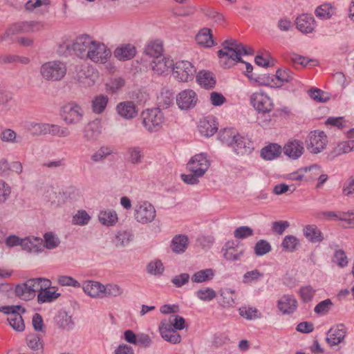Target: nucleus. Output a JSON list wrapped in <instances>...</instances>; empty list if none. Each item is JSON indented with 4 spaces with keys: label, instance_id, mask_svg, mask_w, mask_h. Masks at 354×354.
I'll return each instance as SVG.
<instances>
[{
    "label": "nucleus",
    "instance_id": "nucleus-14",
    "mask_svg": "<svg viewBox=\"0 0 354 354\" xmlns=\"http://www.w3.org/2000/svg\"><path fill=\"white\" fill-rule=\"evenodd\" d=\"M196 68L188 61L176 62L173 66V75L180 82H187L194 78Z\"/></svg>",
    "mask_w": 354,
    "mask_h": 354
},
{
    "label": "nucleus",
    "instance_id": "nucleus-5",
    "mask_svg": "<svg viewBox=\"0 0 354 354\" xmlns=\"http://www.w3.org/2000/svg\"><path fill=\"white\" fill-rule=\"evenodd\" d=\"M156 216V210L154 206L147 201H139L133 207V218L140 224L151 223Z\"/></svg>",
    "mask_w": 354,
    "mask_h": 354
},
{
    "label": "nucleus",
    "instance_id": "nucleus-4",
    "mask_svg": "<svg viewBox=\"0 0 354 354\" xmlns=\"http://www.w3.org/2000/svg\"><path fill=\"white\" fill-rule=\"evenodd\" d=\"M66 63L60 60L46 62L40 66L39 69L42 78L51 82L62 80L66 76Z\"/></svg>",
    "mask_w": 354,
    "mask_h": 354
},
{
    "label": "nucleus",
    "instance_id": "nucleus-51",
    "mask_svg": "<svg viewBox=\"0 0 354 354\" xmlns=\"http://www.w3.org/2000/svg\"><path fill=\"white\" fill-rule=\"evenodd\" d=\"M146 269L149 274L156 276L162 274L165 267L160 260L155 259L147 264Z\"/></svg>",
    "mask_w": 354,
    "mask_h": 354
},
{
    "label": "nucleus",
    "instance_id": "nucleus-20",
    "mask_svg": "<svg viewBox=\"0 0 354 354\" xmlns=\"http://www.w3.org/2000/svg\"><path fill=\"white\" fill-rule=\"evenodd\" d=\"M102 132V125L101 120L95 119L85 126L83 135L86 141L93 142L97 140Z\"/></svg>",
    "mask_w": 354,
    "mask_h": 354
},
{
    "label": "nucleus",
    "instance_id": "nucleus-58",
    "mask_svg": "<svg viewBox=\"0 0 354 354\" xmlns=\"http://www.w3.org/2000/svg\"><path fill=\"white\" fill-rule=\"evenodd\" d=\"M124 85V81L121 77H115L106 83V90L110 93H115Z\"/></svg>",
    "mask_w": 354,
    "mask_h": 354
},
{
    "label": "nucleus",
    "instance_id": "nucleus-12",
    "mask_svg": "<svg viewBox=\"0 0 354 354\" xmlns=\"http://www.w3.org/2000/svg\"><path fill=\"white\" fill-rule=\"evenodd\" d=\"M75 80L84 87H90L93 86L98 78L97 72L93 67L81 65L76 66Z\"/></svg>",
    "mask_w": 354,
    "mask_h": 354
},
{
    "label": "nucleus",
    "instance_id": "nucleus-39",
    "mask_svg": "<svg viewBox=\"0 0 354 354\" xmlns=\"http://www.w3.org/2000/svg\"><path fill=\"white\" fill-rule=\"evenodd\" d=\"M188 245V238L185 235H176L171 241V248L175 253L184 252Z\"/></svg>",
    "mask_w": 354,
    "mask_h": 354
},
{
    "label": "nucleus",
    "instance_id": "nucleus-59",
    "mask_svg": "<svg viewBox=\"0 0 354 354\" xmlns=\"http://www.w3.org/2000/svg\"><path fill=\"white\" fill-rule=\"evenodd\" d=\"M276 78L282 83L291 82L294 80V73L288 68L278 69L276 72Z\"/></svg>",
    "mask_w": 354,
    "mask_h": 354
},
{
    "label": "nucleus",
    "instance_id": "nucleus-33",
    "mask_svg": "<svg viewBox=\"0 0 354 354\" xmlns=\"http://www.w3.org/2000/svg\"><path fill=\"white\" fill-rule=\"evenodd\" d=\"M197 82L205 88H212L215 86L214 74L208 71H201L196 75Z\"/></svg>",
    "mask_w": 354,
    "mask_h": 354
},
{
    "label": "nucleus",
    "instance_id": "nucleus-63",
    "mask_svg": "<svg viewBox=\"0 0 354 354\" xmlns=\"http://www.w3.org/2000/svg\"><path fill=\"white\" fill-rule=\"evenodd\" d=\"M91 216L85 210H80L73 216L72 223L75 225H84L89 222Z\"/></svg>",
    "mask_w": 354,
    "mask_h": 354
},
{
    "label": "nucleus",
    "instance_id": "nucleus-1",
    "mask_svg": "<svg viewBox=\"0 0 354 354\" xmlns=\"http://www.w3.org/2000/svg\"><path fill=\"white\" fill-rule=\"evenodd\" d=\"M144 53V61L149 64H146L147 67L155 74H163L172 65V61L163 56V45L159 39L148 42L145 47Z\"/></svg>",
    "mask_w": 354,
    "mask_h": 354
},
{
    "label": "nucleus",
    "instance_id": "nucleus-3",
    "mask_svg": "<svg viewBox=\"0 0 354 354\" xmlns=\"http://www.w3.org/2000/svg\"><path fill=\"white\" fill-rule=\"evenodd\" d=\"M223 48L218 51L221 65L224 68H230L236 62H242L240 50H243V45L237 40L230 39L225 40Z\"/></svg>",
    "mask_w": 354,
    "mask_h": 354
},
{
    "label": "nucleus",
    "instance_id": "nucleus-15",
    "mask_svg": "<svg viewBox=\"0 0 354 354\" xmlns=\"http://www.w3.org/2000/svg\"><path fill=\"white\" fill-rule=\"evenodd\" d=\"M210 166L207 154L201 153L194 156L187 164V169L196 175L204 176Z\"/></svg>",
    "mask_w": 354,
    "mask_h": 354
},
{
    "label": "nucleus",
    "instance_id": "nucleus-28",
    "mask_svg": "<svg viewBox=\"0 0 354 354\" xmlns=\"http://www.w3.org/2000/svg\"><path fill=\"white\" fill-rule=\"evenodd\" d=\"M304 236L312 243H320L324 240V235L318 227L315 225H307L303 229Z\"/></svg>",
    "mask_w": 354,
    "mask_h": 354
},
{
    "label": "nucleus",
    "instance_id": "nucleus-18",
    "mask_svg": "<svg viewBox=\"0 0 354 354\" xmlns=\"http://www.w3.org/2000/svg\"><path fill=\"white\" fill-rule=\"evenodd\" d=\"M346 333L347 328L344 324H337L328 331L326 340L330 346L337 345L343 342Z\"/></svg>",
    "mask_w": 354,
    "mask_h": 354
},
{
    "label": "nucleus",
    "instance_id": "nucleus-30",
    "mask_svg": "<svg viewBox=\"0 0 354 354\" xmlns=\"http://www.w3.org/2000/svg\"><path fill=\"white\" fill-rule=\"evenodd\" d=\"M136 53L134 46L131 44H125L117 48L114 51V55L119 60H128L133 58Z\"/></svg>",
    "mask_w": 354,
    "mask_h": 354
},
{
    "label": "nucleus",
    "instance_id": "nucleus-64",
    "mask_svg": "<svg viewBox=\"0 0 354 354\" xmlns=\"http://www.w3.org/2000/svg\"><path fill=\"white\" fill-rule=\"evenodd\" d=\"M174 95L170 91H162L158 97V103L160 106L167 109L174 103Z\"/></svg>",
    "mask_w": 354,
    "mask_h": 354
},
{
    "label": "nucleus",
    "instance_id": "nucleus-25",
    "mask_svg": "<svg viewBox=\"0 0 354 354\" xmlns=\"http://www.w3.org/2000/svg\"><path fill=\"white\" fill-rule=\"evenodd\" d=\"M232 147L234 152L241 156L248 155L254 150V145L251 140L240 135Z\"/></svg>",
    "mask_w": 354,
    "mask_h": 354
},
{
    "label": "nucleus",
    "instance_id": "nucleus-17",
    "mask_svg": "<svg viewBox=\"0 0 354 354\" xmlns=\"http://www.w3.org/2000/svg\"><path fill=\"white\" fill-rule=\"evenodd\" d=\"M176 100V104L180 109L187 110L196 106L198 97L193 90L185 89L178 94Z\"/></svg>",
    "mask_w": 354,
    "mask_h": 354
},
{
    "label": "nucleus",
    "instance_id": "nucleus-29",
    "mask_svg": "<svg viewBox=\"0 0 354 354\" xmlns=\"http://www.w3.org/2000/svg\"><path fill=\"white\" fill-rule=\"evenodd\" d=\"M282 151L281 147L276 143H271L261 150V156L266 160H272L278 158Z\"/></svg>",
    "mask_w": 354,
    "mask_h": 354
},
{
    "label": "nucleus",
    "instance_id": "nucleus-42",
    "mask_svg": "<svg viewBox=\"0 0 354 354\" xmlns=\"http://www.w3.org/2000/svg\"><path fill=\"white\" fill-rule=\"evenodd\" d=\"M109 102V98L106 95H99L95 96L92 100V110L96 114L102 113Z\"/></svg>",
    "mask_w": 354,
    "mask_h": 354
},
{
    "label": "nucleus",
    "instance_id": "nucleus-37",
    "mask_svg": "<svg viewBox=\"0 0 354 354\" xmlns=\"http://www.w3.org/2000/svg\"><path fill=\"white\" fill-rule=\"evenodd\" d=\"M133 234L130 230H120L115 234L114 243L116 247H125L133 241Z\"/></svg>",
    "mask_w": 354,
    "mask_h": 354
},
{
    "label": "nucleus",
    "instance_id": "nucleus-32",
    "mask_svg": "<svg viewBox=\"0 0 354 354\" xmlns=\"http://www.w3.org/2000/svg\"><path fill=\"white\" fill-rule=\"evenodd\" d=\"M159 330L161 337L166 341L171 344L179 343L181 340L180 335L174 330L169 328L168 325H162L160 324Z\"/></svg>",
    "mask_w": 354,
    "mask_h": 354
},
{
    "label": "nucleus",
    "instance_id": "nucleus-31",
    "mask_svg": "<svg viewBox=\"0 0 354 354\" xmlns=\"http://www.w3.org/2000/svg\"><path fill=\"white\" fill-rule=\"evenodd\" d=\"M127 160L133 165L142 163L144 158L143 149L138 146L130 147L126 152Z\"/></svg>",
    "mask_w": 354,
    "mask_h": 354
},
{
    "label": "nucleus",
    "instance_id": "nucleus-36",
    "mask_svg": "<svg viewBox=\"0 0 354 354\" xmlns=\"http://www.w3.org/2000/svg\"><path fill=\"white\" fill-rule=\"evenodd\" d=\"M211 30L209 28H203L196 36V42L201 46L205 47H212L214 45V41L212 39Z\"/></svg>",
    "mask_w": 354,
    "mask_h": 354
},
{
    "label": "nucleus",
    "instance_id": "nucleus-57",
    "mask_svg": "<svg viewBox=\"0 0 354 354\" xmlns=\"http://www.w3.org/2000/svg\"><path fill=\"white\" fill-rule=\"evenodd\" d=\"M316 292V290L311 286H302L299 289V295L303 302L308 303L310 301Z\"/></svg>",
    "mask_w": 354,
    "mask_h": 354
},
{
    "label": "nucleus",
    "instance_id": "nucleus-22",
    "mask_svg": "<svg viewBox=\"0 0 354 354\" xmlns=\"http://www.w3.org/2000/svg\"><path fill=\"white\" fill-rule=\"evenodd\" d=\"M21 248L28 253H41L44 251L43 239L34 236H26L23 239Z\"/></svg>",
    "mask_w": 354,
    "mask_h": 354
},
{
    "label": "nucleus",
    "instance_id": "nucleus-49",
    "mask_svg": "<svg viewBox=\"0 0 354 354\" xmlns=\"http://www.w3.org/2000/svg\"><path fill=\"white\" fill-rule=\"evenodd\" d=\"M239 311L240 315L248 320L258 319L261 317V313L254 307L241 306Z\"/></svg>",
    "mask_w": 354,
    "mask_h": 354
},
{
    "label": "nucleus",
    "instance_id": "nucleus-9",
    "mask_svg": "<svg viewBox=\"0 0 354 354\" xmlns=\"http://www.w3.org/2000/svg\"><path fill=\"white\" fill-rule=\"evenodd\" d=\"M89 49L86 60H90L96 64H104L111 56V50L107 46L95 39H93Z\"/></svg>",
    "mask_w": 354,
    "mask_h": 354
},
{
    "label": "nucleus",
    "instance_id": "nucleus-54",
    "mask_svg": "<svg viewBox=\"0 0 354 354\" xmlns=\"http://www.w3.org/2000/svg\"><path fill=\"white\" fill-rule=\"evenodd\" d=\"M196 296L201 301H209L216 297L214 290L211 288H202L195 292Z\"/></svg>",
    "mask_w": 354,
    "mask_h": 354
},
{
    "label": "nucleus",
    "instance_id": "nucleus-45",
    "mask_svg": "<svg viewBox=\"0 0 354 354\" xmlns=\"http://www.w3.org/2000/svg\"><path fill=\"white\" fill-rule=\"evenodd\" d=\"M60 240L57 235L52 232H46L44 234L43 248L53 250L59 246Z\"/></svg>",
    "mask_w": 354,
    "mask_h": 354
},
{
    "label": "nucleus",
    "instance_id": "nucleus-47",
    "mask_svg": "<svg viewBox=\"0 0 354 354\" xmlns=\"http://www.w3.org/2000/svg\"><path fill=\"white\" fill-rule=\"evenodd\" d=\"M15 292L17 296L25 301L30 300L35 296V294L30 290V288L26 286V282L23 284L17 285Z\"/></svg>",
    "mask_w": 354,
    "mask_h": 354
},
{
    "label": "nucleus",
    "instance_id": "nucleus-7",
    "mask_svg": "<svg viewBox=\"0 0 354 354\" xmlns=\"http://www.w3.org/2000/svg\"><path fill=\"white\" fill-rule=\"evenodd\" d=\"M142 125L149 132H157L164 122V115L159 108L147 109L141 114Z\"/></svg>",
    "mask_w": 354,
    "mask_h": 354
},
{
    "label": "nucleus",
    "instance_id": "nucleus-35",
    "mask_svg": "<svg viewBox=\"0 0 354 354\" xmlns=\"http://www.w3.org/2000/svg\"><path fill=\"white\" fill-rule=\"evenodd\" d=\"M50 283V280L44 278L30 279L26 281V286L35 294L36 292L39 293L44 288L49 287Z\"/></svg>",
    "mask_w": 354,
    "mask_h": 354
},
{
    "label": "nucleus",
    "instance_id": "nucleus-50",
    "mask_svg": "<svg viewBox=\"0 0 354 354\" xmlns=\"http://www.w3.org/2000/svg\"><path fill=\"white\" fill-rule=\"evenodd\" d=\"M111 153L112 150L109 147L102 146L91 155V159L93 162H100Z\"/></svg>",
    "mask_w": 354,
    "mask_h": 354
},
{
    "label": "nucleus",
    "instance_id": "nucleus-19",
    "mask_svg": "<svg viewBox=\"0 0 354 354\" xmlns=\"http://www.w3.org/2000/svg\"><path fill=\"white\" fill-rule=\"evenodd\" d=\"M297 28L304 34L312 33L315 31L317 22L312 15L301 14L295 20Z\"/></svg>",
    "mask_w": 354,
    "mask_h": 354
},
{
    "label": "nucleus",
    "instance_id": "nucleus-8",
    "mask_svg": "<svg viewBox=\"0 0 354 354\" xmlns=\"http://www.w3.org/2000/svg\"><path fill=\"white\" fill-rule=\"evenodd\" d=\"M0 312L8 315L7 320L15 330L19 332L24 330L25 324L21 314L25 313V308L19 305L4 306L0 308Z\"/></svg>",
    "mask_w": 354,
    "mask_h": 354
},
{
    "label": "nucleus",
    "instance_id": "nucleus-46",
    "mask_svg": "<svg viewBox=\"0 0 354 354\" xmlns=\"http://www.w3.org/2000/svg\"><path fill=\"white\" fill-rule=\"evenodd\" d=\"M299 245V239L293 235L285 236L281 243L283 249L288 252L295 251Z\"/></svg>",
    "mask_w": 354,
    "mask_h": 354
},
{
    "label": "nucleus",
    "instance_id": "nucleus-21",
    "mask_svg": "<svg viewBox=\"0 0 354 354\" xmlns=\"http://www.w3.org/2000/svg\"><path fill=\"white\" fill-rule=\"evenodd\" d=\"M198 129L201 136L205 137L212 136L218 130L216 119L212 115H208L201 119L198 125Z\"/></svg>",
    "mask_w": 354,
    "mask_h": 354
},
{
    "label": "nucleus",
    "instance_id": "nucleus-44",
    "mask_svg": "<svg viewBox=\"0 0 354 354\" xmlns=\"http://www.w3.org/2000/svg\"><path fill=\"white\" fill-rule=\"evenodd\" d=\"M60 294L56 291H52L48 287L44 288L37 295V301L39 303L52 302L58 298Z\"/></svg>",
    "mask_w": 354,
    "mask_h": 354
},
{
    "label": "nucleus",
    "instance_id": "nucleus-23",
    "mask_svg": "<svg viewBox=\"0 0 354 354\" xmlns=\"http://www.w3.org/2000/svg\"><path fill=\"white\" fill-rule=\"evenodd\" d=\"M283 153L286 156L292 160H297L304 152V144L298 140H289L283 148Z\"/></svg>",
    "mask_w": 354,
    "mask_h": 354
},
{
    "label": "nucleus",
    "instance_id": "nucleus-13",
    "mask_svg": "<svg viewBox=\"0 0 354 354\" xmlns=\"http://www.w3.org/2000/svg\"><path fill=\"white\" fill-rule=\"evenodd\" d=\"M250 101L254 109L262 113L270 112L274 106L270 96L262 91L253 93L250 97Z\"/></svg>",
    "mask_w": 354,
    "mask_h": 354
},
{
    "label": "nucleus",
    "instance_id": "nucleus-60",
    "mask_svg": "<svg viewBox=\"0 0 354 354\" xmlns=\"http://www.w3.org/2000/svg\"><path fill=\"white\" fill-rule=\"evenodd\" d=\"M105 290L104 291V298L109 297H118L122 295L123 290L122 288L117 285L113 283H109L104 286Z\"/></svg>",
    "mask_w": 354,
    "mask_h": 354
},
{
    "label": "nucleus",
    "instance_id": "nucleus-52",
    "mask_svg": "<svg viewBox=\"0 0 354 354\" xmlns=\"http://www.w3.org/2000/svg\"><path fill=\"white\" fill-rule=\"evenodd\" d=\"M49 124L31 122L28 125V129L34 136L46 135L48 133Z\"/></svg>",
    "mask_w": 354,
    "mask_h": 354
},
{
    "label": "nucleus",
    "instance_id": "nucleus-41",
    "mask_svg": "<svg viewBox=\"0 0 354 354\" xmlns=\"http://www.w3.org/2000/svg\"><path fill=\"white\" fill-rule=\"evenodd\" d=\"M239 134L233 129H224L218 133V139L228 146H232Z\"/></svg>",
    "mask_w": 354,
    "mask_h": 354
},
{
    "label": "nucleus",
    "instance_id": "nucleus-38",
    "mask_svg": "<svg viewBox=\"0 0 354 354\" xmlns=\"http://www.w3.org/2000/svg\"><path fill=\"white\" fill-rule=\"evenodd\" d=\"M335 8L330 3L319 6L315 10L316 17L322 20L329 19L334 15Z\"/></svg>",
    "mask_w": 354,
    "mask_h": 354
},
{
    "label": "nucleus",
    "instance_id": "nucleus-11",
    "mask_svg": "<svg viewBox=\"0 0 354 354\" xmlns=\"http://www.w3.org/2000/svg\"><path fill=\"white\" fill-rule=\"evenodd\" d=\"M328 145L326 134L319 130L310 131L306 139L307 150L313 154L322 152Z\"/></svg>",
    "mask_w": 354,
    "mask_h": 354
},
{
    "label": "nucleus",
    "instance_id": "nucleus-24",
    "mask_svg": "<svg viewBox=\"0 0 354 354\" xmlns=\"http://www.w3.org/2000/svg\"><path fill=\"white\" fill-rule=\"evenodd\" d=\"M277 308L283 315L292 314L297 308V301L293 295H284L278 300Z\"/></svg>",
    "mask_w": 354,
    "mask_h": 354
},
{
    "label": "nucleus",
    "instance_id": "nucleus-48",
    "mask_svg": "<svg viewBox=\"0 0 354 354\" xmlns=\"http://www.w3.org/2000/svg\"><path fill=\"white\" fill-rule=\"evenodd\" d=\"M57 322L60 328L67 330H71L74 326L72 316L66 312L59 313Z\"/></svg>",
    "mask_w": 354,
    "mask_h": 354
},
{
    "label": "nucleus",
    "instance_id": "nucleus-2",
    "mask_svg": "<svg viewBox=\"0 0 354 354\" xmlns=\"http://www.w3.org/2000/svg\"><path fill=\"white\" fill-rule=\"evenodd\" d=\"M93 37L87 34L77 36L73 40L64 42L58 48V52L63 55L73 54L77 57L86 60L88 50H89Z\"/></svg>",
    "mask_w": 354,
    "mask_h": 354
},
{
    "label": "nucleus",
    "instance_id": "nucleus-55",
    "mask_svg": "<svg viewBox=\"0 0 354 354\" xmlns=\"http://www.w3.org/2000/svg\"><path fill=\"white\" fill-rule=\"evenodd\" d=\"M333 306L334 304L332 302L331 299H326L324 301H320L315 306L314 308V312L317 315H326L330 310Z\"/></svg>",
    "mask_w": 354,
    "mask_h": 354
},
{
    "label": "nucleus",
    "instance_id": "nucleus-61",
    "mask_svg": "<svg viewBox=\"0 0 354 354\" xmlns=\"http://www.w3.org/2000/svg\"><path fill=\"white\" fill-rule=\"evenodd\" d=\"M254 230L248 226H240L234 231V236L238 239H244L253 236Z\"/></svg>",
    "mask_w": 354,
    "mask_h": 354
},
{
    "label": "nucleus",
    "instance_id": "nucleus-56",
    "mask_svg": "<svg viewBox=\"0 0 354 354\" xmlns=\"http://www.w3.org/2000/svg\"><path fill=\"white\" fill-rule=\"evenodd\" d=\"M48 134L58 137H67L71 135V131L67 127H60L57 124H49Z\"/></svg>",
    "mask_w": 354,
    "mask_h": 354
},
{
    "label": "nucleus",
    "instance_id": "nucleus-43",
    "mask_svg": "<svg viewBox=\"0 0 354 354\" xmlns=\"http://www.w3.org/2000/svg\"><path fill=\"white\" fill-rule=\"evenodd\" d=\"M185 319L178 315H171L169 316L167 320H163L161 322V324L165 326H169V328L177 330H182L185 328Z\"/></svg>",
    "mask_w": 354,
    "mask_h": 354
},
{
    "label": "nucleus",
    "instance_id": "nucleus-6",
    "mask_svg": "<svg viewBox=\"0 0 354 354\" xmlns=\"http://www.w3.org/2000/svg\"><path fill=\"white\" fill-rule=\"evenodd\" d=\"M44 28V24L40 21H19L12 24L0 37L1 41L6 40L12 36L26 32H39Z\"/></svg>",
    "mask_w": 354,
    "mask_h": 354
},
{
    "label": "nucleus",
    "instance_id": "nucleus-27",
    "mask_svg": "<svg viewBox=\"0 0 354 354\" xmlns=\"http://www.w3.org/2000/svg\"><path fill=\"white\" fill-rule=\"evenodd\" d=\"M116 111L120 116L126 120L134 118L138 114V109L132 101L120 102L116 106Z\"/></svg>",
    "mask_w": 354,
    "mask_h": 354
},
{
    "label": "nucleus",
    "instance_id": "nucleus-10",
    "mask_svg": "<svg viewBox=\"0 0 354 354\" xmlns=\"http://www.w3.org/2000/svg\"><path fill=\"white\" fill-rule=\"evenodd\" d=\"M60 115L66 124H77L82 121L84 112L81 106L71 102L62 106Z\"/></svg>",
    "mask_w": 354,
    "mask_h": 354
},
{
    "label": "nucleus",
    "instance_id": "nucleus-53",
    "mask_svg": "<svg viewBox=\"0 0 354 354\" xmlns=\"http://www.w3.org/2000/svg\"><path fill=\"white\" fill-rule=\"evenodd\" d=\"M271 250V245L268 241L264 239L258 241L254 247V254L258 257L268 254Z\"/></svg>",
    "mask_w": 354,
    "mask_h": 354
},
{
    "label": "nucleus",
    "instance_id": "nucleus-26",
    "mask_svg": "<svg viewBox=\"0 0 354 354\" xmlns=\"http://www.w3.org/2000/svg\"><path fill=\"white\" fill-rule=\"evenodd\" d=\"M84 292L93 298H104V291L105 290L104 285L94 281H86L82 285Z\"/></svg>",
    "mask_w": 354,
    "mask_h": 354
},
{
    "label": "nucleus",
    "instance_id": "nucleus-16",
    "mask_svg": "<svg viewBox=\"0 0 354 354\" xmlns=\"http://www.w3.org/2000/svg\"><path fill=\"white\" fill-rule=\"evenodd\" d=\"M224 258L230 261H239L243 257L245 249L235 241H228L222 248Z\"/></svg>",
    "mask_w": 354,
    "mask_h": 354
},
{
    "label": "nucleus",
    "instance_id": "nucleus-40",
    "mask_svg": "<svg viewBox=\"0 0 354 354\" xmlns=\"http://www.w3.org/2000/svg\"><path fill=\"white\" fill-rule=\"evenodd\" d=\"M214 274V270L212 268L201 270L192 276V281L197 283H204L212 280Z\"/></svg>",
    "mask_w": 354,
    "mask_h": 354
},
{
    "label": "nucleus",
    "instance_id": "nucleus-62",
    "mask_svg": "<svg viewBox=\"0 0 354 354\" xmlns=\"http://www.w3.org/2000/svg\"><path fill=\"white\" fill-rule=\"evenodd\" d=\"M57 283L62 286H71L73 288H80L81 284L73 277L67 275L58 276Z\"/></svg>",
    "mask_w": 354,
    "mask_h": 354
},
{
    "label": "nucleus",
    "instance_id": "nucleus-34",
    "mask_svg": "<svg viewBox=\"0 0 354 354\" xmlns=\"http://www.w3.org/2000/svg\"><path fill=\"white\" fill-rule=\"evenodd\" d=\"M100 222L106 226H113L118 222V215L113 209L102 210L99 213Z\"/></svg>",
    "mask_w": 354,
    "mask_h": 354
}]
</instances>
